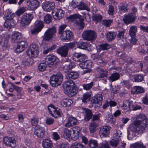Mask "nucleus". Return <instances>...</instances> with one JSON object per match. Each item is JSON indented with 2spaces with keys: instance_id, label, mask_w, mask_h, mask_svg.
I'll use <instances>...</instances> for the list:
<instances>
[{
  "instance_id": "nucleus-31",
  "label": "nucleus",
  "mask_w": 148,
  "mask_h": 148,
  "mask_svg": "<svg viewBox=\"0 0 148 148\" xmlns=\"http://www.w3.org/2000/svg\"><path fill=\"white\" fill-rule=\"evenodd\" d=\"M42 146L43 148H51L53 146L51 140L48 139H45L42 142Z\"/></svg>"
},
{
  "instance_id": "nucleus-51",
  "label": "nucleus",
  "mask_w": 148,
  "mask_h": 148,
  "mask_svg": "<svg viewBox=\"0 0 148 148\" xmlns=\"http://www.w3.org/2000/svg\"><path fill=\"white\" fill-rule=\"evenodd\" d=\"M93 20L95 22L96 24L101 21L102 19V16L100 15L96 14L95 15L92 17Z\"/></svg>"
},
{
  "instance_id": "nucleus-34",
  "label": "nucleus",
  "mask_w": 148,
  "mask_h": 148,
  "mask_svg": "<svg viewBox=\"0 0 148 148\" xmlns=\"http://www.w3.org/2000/svg\"><path fill=\"white\" fill-rule=\"evenodd\" d=\"M79 77V74L77 72H71L67 73L66 78L69 79H75Z\"/></svg>"
},
{
  "instance_id": "nucleus-18",
  "label": "nucleus",
  "mask_w": 148,
  "mask_h": 148,
  "mask_svg": "<svg viewBox=\"0 0 148 148\" xmlns=\"http://www.w3.org/2000/svg\"><path fill=\"white\" fill-rule=\"evenodd\" d=\"M3 143L7 146L11 147L15 146L16 141L14 138L9 137H4L3 139Z\"/></svg>"
},
{
  "instance_id": "nucleus-47",
  "label": "nucleus",
  "mask_w": 148,
  "mask_h": 148,
  "mask_svg": "<svg viewBox=\"0 0 148 148\" xmlns=\"http://www.w3.org/2000/svg\"><path fill=\"white\" fill-rule=\"evenodd\" d=\"M137 27L135 26H131L129 31V34L131 37H134L136 36V33L137 32Z\"/></svg>"
},
{
  "instance_id": "nucleus-1",
  "label": "nucleus",
  "mask_w": 148,
  "mask_h": 148,
  "mask_svg": "<svg viewBox=\"0 0 148 148\" xmlns=\"http://www.w3.org/2000/svg\"><path fill=\"white\" fill-rule=\"evenodd\" d=\"M135 124L138 127V132L139 133L148 132V119L144 114L139 115L138 119L135 121Z\"/></svg>"
},
{
  "instance_id": "nucleus-29",
  "label": "nucleus",
  "mask_w": 148,
  "mask_h": 148,
  "mask_svg": "<svg viewBox=\"0 0 148 148\" xmlns=\"http://www.w3.org/2000/svg\"><path fill=\"white\" fill-rule=\"evenodd\" d=\"M48 59V60L49 61V62L48 65L50 67L52 65H56L58 61V58L54 56H49Z\"/></svg>"
},
{
  "instance_id": "nucleus-38",
  "label": "nucleus",
  "mask_w": 148,
  "mask_h": 148,
  "mask_svg": "<svg viewBox=\"0 0 148 148\" xmlns=\"http://www.w3.org/2000/svg\"><path fill=\"white\" fill-rule=\"evenodd\" d=\"M120 140H121L120 138H113L110 141V145L113 147H116L118 146Z\"/></svg>"
},
{
  "instance_id": "nucleus-48",
  "label": "nucleus",
  "mask_w": 148,
  "mask_h": 148,
  "mask_svg": "<svg viewBox=\"0 0 148 148\" xmlns=\"http://www.w3.org/2000/svg\"><path fill=\"white\" fill-rule=\"evenodd\" d=\"M134 78L136 82H140L142 81L144 79V76L142 75L136 74L134 75Z\"/></svg>"
},
{
  "instance_id": "nucleus-45",
  "label": "nucleus",
  "mask_w": 148,
  "mask_h": 148,
  "mask_svg": "<svg viewBox=\"0 0 148 148\" xmlns=\"http://www.w3.org/2000/svg\"><path fill=\"white\" fill-rule=\"evenodd\" d=\"M75 84L72 80H68L64 83L63 86V88H65L68 87H75Z\"/></svg>"
},
{
  "instance_id": "nucleus-13",
  "label": "nucleus",
  "mask_w": 148,
  "mask_h": 148,
  "mask_svg": "<svg viewBox=\"0 0 148 148\" xmlns=\"http://www.w3.org/2000/svg\"><path fill=\"white\" fill-rule=\"evenodd\" d=\"M40 2L37 0H27L26 2V7L29 10H34L39 6Z\"/></svg>"
},
{
  "instance_id": "nucleus-19",
  "label": "nucleus",
  "mask_w": 148,
  "mask_h": 148,
  "mask_svg": "<svg viewBox=\"0 0 148 148\" xmlns=\"http://www.w3.org/2000/svg\"><path fill=\"white\" fill-rule=\"evenodd\" d=\"M86 58L85 55L81 53H75L72 56V59L76 62H81L84 60Z\"/></svg>"
},
{
  "instance_id": "nucleus-4",
  "label": "nucleus",
  "mask_w": 148,
  "mask_h": 148,
  "mask_svg": "<svg viewBox=\"0 0 148 148\" xmlns=\"http://www.w3.org/2000/svg\"><path fill=\"white\" fill-rule=\"evenodd\" d=\"M38 47L36 44H32L28 47L27 51V56L29 57L36 58L39 53Z\"/></svg>"
},
{
  "instance_id": "nucleus-63",
  "label": "nucleus",
  "mask_w": 148,
  "mask_h": 148,
  "mask_svg": "<svg viewBox=\"0 0 148 148\" xmlns=\"http://www.w3.org/2000/svg\"><path fill=\"white\" fill-rule=\"evenodd\" d=\"M119 9L120 11L123 12H127L128 11L127 6L126 5L120 6L119 8Z\"/></svg>"
},
{
  "instance_id": "nucleus-14",
  "label": "nucleus",
  "mask_w": 148,
  "mask_h": 148,
  "mask_svg": "<svg viewBox=\"0 0 148 148\" xmlns=\"http://www.w3.org/2000/svg\"><path fill=\"white\" fill-rule=\"evenodd\" d=\"M45 133V128L40 125H36L34 128V134L38 138H43Z\"/></svg>"
},
{
  "instance_id": "nucleus-23",
  "label": "nucleus",
  "mask_w": 148,
  "mask_h": 148,
  "mask_svg": "<svg viewBox=\"0 0 148 148\" xmlns=\"http://www.w3.org/2000/svg\"><path fill=\"white\" fill-rule=\"evenodd\" d=\"M69 48L66 46L64 45V46L59 48L57 50V53L60 54L64 58H66L68 53Z\"/></svg>"
},
{
  "instance_id": "nucleus-39",
  "label": "nucleus",
  "mask_w": 148,
  "mask_h": 148,
  "mask_svg": "<svg viewBox=\"0 0 148 148\" xmlns=\"http://www.w3.org/2000/svg\"><path fill=\"white\" fill-rule=\"evenodd\" d=\"M138 132V127L135 124V121L134 123V124L130 126V127L127 130V136H128L132 133V134L133 133Z\"/></svg>"
},
{
  "instance_id": "nucleus-46",
  "label": "nucleus",
  "mask_w": 148,
  "mask_h": 148,
  "mask_svg": "<svg viewBox=\"0 0 148 148\" xmlns=\"http://www.w3.org/2000/svg\"><path fill=\"white\" fill-rule=\"evenodd\" d=\"M77 47L81 49H86L88 48V44L86 42H81L77 43Z\"/></svg>"
},
{
  "instance_id": "nucleus-15",
  "label": "nucleus",
  "mask_w": 148,
  "mask_h": 148,
  "mask_svg": "<svg viewBox=\"0 0 148 148\" xmlns=\"http://www.w3.org/2000/svg\"><path fill=\"white\" fill-rule=\"evenodd\" d=\"M65 13L64 12L61 8H57L52 11V14L54 19L59 20L62 18Z\"/></svg>"
},
{
  "instance_id": "nucleus-36",
  "label": "nucleus",
  "mask_w": 148,
  "mask_h": 148,
  "mask_svg": "<svg viewBox=\"0 0 148 148\" xmlns=\"http://www.w3.org/2000/svg\"><path fill=\"white\" fill-rule=\"evenodd\" d=\"M21 37V34L18 32H15L13 33L11 36L12 42H17Z\"/></svg>"
},
{
  "instance_id": "nucleus-41",
  "label": "nucleus",
  "mask_w": 148,
  "mask_h": 148,
  "mask_svg": "<svg viewBox=\"0 0 148 148\" xmlns=\"http://www.w3.org/2000/svg\"><path fill=\"white\" fill-rule=\"evenodd\" d=\"M116 35V33L114 32H110L107 33L106 38L109 41H111L114 39Z\"/></svg>"
},
{
  "instance_id": "nucleus-54",
  "label": "nucleus",
  "mask_w": 148,
  "mask_h": 148,
  "mask_svg": "<svg viewBox=\"0 0 148 148\" xmlns=\"http://www.w3.org/2000/svg\"><path fill=\"white\" fill-rule=\"evenodd\" d=\"M51 16L48 14H47L44 17V21L46 23L49 24L51 21Z\"/></svg>"
},
{
  "instance_id": "nucleus-50",
  "label": "nucleus",
  "mask_w": 148,
  "mask_h": 148,
  "mask_svg": "<svg viewBox=\"0 0 148 148\" xmlns=\"http://www.w3.org/2000/svg\"><path fill=\"white\" fill-rule=\"evenodd\" d=\"M93 83L92 82L89 84H84L82 85L83 89L86 90H90L93 86Z\"/></svg>"
},
{
  "instance_id": "nucleus-56",
  "label": "nucleus",
  "mask_w": 148,
  "mask_h": 148,
  "mask_svg": "<svg viewBox=\"0 0 148 148\" xmlns=\"http://www.w3.org/2000/svg\"><path fill=\"white\" fill-rule=\"evenodd\" d=\"M47 64L45 63H41L38 65V69L40 71L43 72L46 69Z\"/></svg>"
},
{
  "instance_id": "nucleus-9",
  "label": "nucleus",
  "mask_w": 148,
  "mask_h": 148,
  "mask_svg": "<svg viewBox=\"0 0 148 148\" xmlns=\"http://www.w3.org/2000/svg\"><path fill=\"white\" fill-rule=\"evenodd\" d=\"M56 32V30L55 27L48 29L44 34L43 37V40L47 41L49 40L52 38Z\"/></svg>"
},
{
  "instance_id": "nucleus-53",
  "label": "nucleus",
  "mask_w": 148,
  "mask_h": 148,
  "mask_svg": "<svg viewBox=\"0 0 148 148\" xmlns=\"http://www.w3.org/2000/svg\"><path fill=\"white\" fill-rule=\"evenodd\" d=\"M125 31V29H123L121 31H118V33L116 35V39L117 40H120L123 38Z\"/></svg>"
},
{
  "instance_id": "nucleus-27",
  "label": "nucleus",
  "mask_w": 148,
  "mask_h": 148,
  "mask_svg": "<svg viewBox=\"0 0 148 148\" xmlns=\"http://www.w3.org/2000/svg\"><path fill=\"white\" fill-rule=\"evenodd\" d=\"M92 63L90 60H86L79 64L80 67L82 69H88L91 68Z\"/></svg>"
},
{
  "instance_id": "nucleus-52",
  "label": "nucleus",
  "mask_w": 148,
  "mask_h": 148,
  "mask_svg": "<svg viewBox=\"0 0 148 148\" xmlns=\"http://www.w3.org/2000/svg\"><path fill=\"white\" fill-rule=\"evenodd\" d=\"M71 148H86V147L82 144L76 142L72 144Z\"/></svg>"
},
{
  "instance_id": "nucleus-21",
  "label": "nucleus",
  "mask_w": 148,
  "mask_h": 148,
  "mask_svg": "<svg viewBox=\"0 0 148 148\" xmlns=\"http://www.w3.org/2000/svg\"><path fill=\"white\" fill-rule=\"evenodd\" d=\"M97 71L98 72V76L99 78L104 79L107 78L108 75V71L106 70L100 68H97Z\"/></svg>"
},
{
  "instance_id": "nucleus-2",
  "label": "nucleus",
  "mask_w": 148,
  "mask_h": 148,
  "mask_svg": "<svg viewBox=\"0 0 148 148\" xmlns=\"http://www.w3.org/2000/svg\"><path fill=\"white\" fill-rule=\"evenodd\" d=\"M62 75L60 73L56 75H53L50 77L49 81L50 84L53 87L57 86L62 82Z\"/></svg>"
},
{
  "instance_id": "nucleus-8",
  "label": "nucleus",
  "mask_w": 148,
  "mask_h": 148,
  "mask_svg": "<svg viewBox=\"0 0 148 148\" xmlns=\"http://www.w3.org/2000/svg\"><path fill=\"white\" fill-rule=\"evenodd\" d=\"M81 16L79 14H75L70 15L68 17L69 19L73 20H77L75 23L77 25L79 26L81 29L84 27V23L82 19L80 18Z\"/></svg>"
},
{
  "instance_id": "nucleus-28",
  "label": "nucleus",
  "mask_w": 148,
  "mask_h": 148,
  "mask_svg": "<svg viewBox=\"0 0 148 148\" xmlns=\"http://www.w3.org/2000/svg\"><path fill=\"white\" fill-rule=\"evenodd\" d=\"M99 134L103 137H106L110 133L109 127L107 126H103L100 128Z\"/></svg>"
},
{
  "instance_id": "nucleus-60",
  "label": "nucleus",
  "mask_w": 148,
  "mask_h": 148,
  "mask_svg": "<svg viewBox=\"0 0 148 148\" xmlns=\"http://www.w3.org/2000/svg\"><path fill=\"white\" fill-rule=\"evenodd\" d=\"M25 11V9L23 8H21L20 9L18 10L16 12V14L19 16L21 14L23 13Z\"/></svg>"
},
{
  "instance_id": "nucleus-25",
  "label": "nucleus",
  "mask_w": 148,
  "mask_h": 148,
  "mask_svg": "<svg viewBox=\"0 0 148 148\" xmlns=\"http://www.w3.org/2000/svg\"><path fill=\"white\" fill-rule=\"evenodd\" d=\"M77 123V120L76 118L73 116H70L67 122L65 124V126L69 127L76 125Z\"/></svg>"
},
{
  "instance_id": "nucleus-35",
  "label": "nucleus",
  "mask_w": 148,
  "mask_h": 148,
  "mask_svg": "<svg viewBox=\"0 0 148 148\" xmlns=\"http://www.w3.org/2000/svg\"><path fill=\"white\" fill-rule=\"evenodd\" d=\"M105 53L103 52L99 54H95L92 55V57L93 60H100L101 62H99L100 63H103L104 62L103 60V56Z\"/></svg>"
},
{
  "instance_id": "nucleus-12",
  "label": "nucleus",
  "mask_w": 148,
  "mask_h": 148,
  "mask_svg": "<svg viewBox=\"0 0 148 148\" xmlns=\"http://www.w3.org/2000/svg\"><path fill=\"white\" fill-rule=\"evenodd\" d=\"M137 17L136 15H135L134 13H129L124 16L123 21L126 25H128L134 22Z\"/></svg>"
},
{
  "instance_id": "nucleus-58",
  "label": "nucleus",
  "mask_w": 148,
  "mask_h": 148,
  "mask_svg": "<svg viewBox=\"0 0 148 148\" xmlns=\"http://www.w3.org/2000/svg\"><path fill=\"white\" fill-rule=\"evenodd\" d=\"M112 21L110 19L103 20L102 21V23L106 27H109L112 23Z\"/></svg>"
},
{
  "instance_id": "nucleus-16",
  "label": "nucleus",
  "mask_w": 148,
  "mask_h": 148,
  "mask_svg": "<svg viewBox=\"0 0 148 148\" xmlns=\"http://www.w3.org/2000/svg\"><path fill=\"white\" fill-rule=\"evenodd\" d=\"M60 35V38L63 41H66L73 38V33L70 30L65 31Z\"/></svg>"
},
{
  "instance_id": "nucleus-59",
  "label": "nucleus",
  "mask_w": 148,
  "mask_h": 148,
  "mask_svg": "<svg viewBox=\"0 0 148 148\" xmlns=\"http://www.w3.org/2000/svg\"><path fill=\"white\" fill-rule=\"evenodd\" d=\"M38 120L35 117H34L31 119V123L32 126L36 125L38 123Z\"/></svg>"
},
{
  "instance_id": "nucleus-42",
  "label": "nucleus",
  "mask_w": 148,
  "mask_h": 148,
  "mask_svg": "<svg viewBox=\"0 0 148 148\" xmlns=\"http://www.w3.org/2000/svg\"><path fill=\"white\" fill-rule=\"evenodd\" d=\"M98 144L97 140L92 139L88 141V146L90 148H98Z\"/></svg>"
},
{
  "instance_id": "nucleus-7",
  "label": "nucleus",
  "mask_w": 148,
  "mask_h": 148,
  "mask_svg": "<svg viewBox=\"0 0 148 148\" xmlns=\"http://www.w3.org/2000/svg\"><path fill=\"white\" fill-rule=\"evenodd\" d=\"M63 69L65 72L68 71L69 70H71L74 68L75 65L73 62H71V60L68 57L63 58L62 59Z\"/></svg>"
},
{
  "instance_id": "nucleus-17",
  "label": "nucleus",
  "mask_w": 148,
  "mask_h": 148,
  "mask_svg": "<svg viewBox=\"0 0 148 148\" xmlns=\"http://www.w3.org/2000/svg\"><path fill=\"white\" fill-rule=\"evenodd\" d=\"M55 3L52 1H47L43 3L42 5L44 10L47 12L53 10L55 7Z\"/></svg>"
},
{
  "instance_id": "nucleus-33",
  "label": "nucleus",
  "mask_w": 148,
  "mask_h": 148,
  "mask_svg": "<svg viewBox=\"0 0 148 148\" xmlns=\"http://www.w3.org/2000/svg\"><path fill=\"white\" fill-rule=\"evenodd\" d=\"M132 103L129 100H126L123 102V105L121 106L122 109L126 111L131 110V106L132 105Z\"/></svg>"
},
{
  "instance_id": "nucleus-40",
  "label": "nucleus",
  "mask_w": 148,
  "mask_h": 148,
  "mask_svg": "<svg viewBox=\"0 0 148 148\" xmlns=\"http://www.w3.org/2000/svg\"><path fill=\"white\" fill-rule=\"evenodd\" d=\"M98 127V125L95 121H92L90 123L89 129L90 133L95 132L96 130V128Z\"/></svg>"
},
{
  "instance_id": "nucleus-49",
  "label": "nucleus",
  "mask_w": 148,
  "mask_h": 148,
  "mask_svg": "<svg viewBox=\"0 0 148 148\" xmlns=\"http://www.w3.org/2000/svg\"><path fill=\"white\" fill-rule=\"evenodd\" d=\"M111 47L110 45L107 43H103L99 45L100 49L102 50H105L109 49Z\"/></svg>"
},
{
  "instance_id": "nucleus-44",
  "label": "nucleus",
  "mask_w": 148,
  "mask_h": 148,
  "mask_svg": "<svg viewBox=\"0 0 148 148\" xmlns=\"http://www.w3.org/2000/svg\"><path fill=\"white\" fill-rule=\"evenodd\" d=\"M91 95L88 92L84 94L81 99L82 101L84 103H86L89 101L90 99Z\"/></svg>"
},
{
  "instance_id": "nucleus-10",
  "label": "nucleus",
  "mask_w": 148,
  "mask_h": 148,
  "mask_svg": "<svg viewBox=\"0 0 148 148\" xmlns=\"http://www.w3.org/2000/svg\"><path fill=\"white\" fill-rule=\"evenodd\" d=\"M34 28L31 30V33L32 34H36L40 32L44 26L43 21H37L34 23Z\"/></svg>"
},
{
  "instance_id": "nucleus-61",
  "label": "nucleus",
  "mask_w": 148,
  "mask_h": 148,
  "mask_svg": "<svg viewBox=\"0 0 148 148\" xmlns=\"http://www.w3.org/2000/svg\"><path fill=\"white\" fill-rule=\"evenodd\" d=\"M30 63V58H24L22 62V64L25 66L28 65Z\"/></svg>"
},
{
  "instance_id": "nucleus-32",
  "label": "nucleus",
  "mask_w": 148,
  "mask_h": 148,
  "mask_svg": "<svg viewBox=\"0 0 148 148\" xmlns=\"http://www.w3.org/2000/svg\"><path fill=\"white\" fill-rule=\"evenodd\" d=\"M76 7L80 10H86L87 11H90V9L88 5L84 2L81 1L79 4L76 5Z\"/></svg>"
},
{
  "instance_id": "nucleus-3",
  "label": "nucleus",
  "mask_w": 148,
  "mask_h": 148,
  "mask_svg": "<svg viewBox=\"0 0 148 148\" xmlns=\"http://www.w3.org/2000/svg\"><path fill=\"white\" fill-rule=\"evenodd\" d=\"M34 17L33 13H25L22 16L21 21L20 25L21 26L25 27L29 25Z\"/></svg>"
},
{
  "instance_id": "nucleus-11",
  "label": "nucleus",
  "mask_w": 148,
  "mask_h": 148,
  "mask_svg": "<svg viewBox=\"0 0 148 148\" xmlns=\"http://www.w3.org/2000/svg\"><path fill=\"white\" fill-rule=\"evenodd\" d=\"M137 17L136 15H135L134 13H129L124 16L123 21L126 25H128L134 22Z\"/></svg>"
},
{
  "instance_id": "nucleus-64",
  "label": "nucleus",
  "mask_w": 148,
  "mask_h": 148,
  "mask_svg": "<svg viewBox=\"0 0 148 148\" xmlns=\"http://www.w3.org/2000/svg\"><path fill=\"white\" fill-rule=\"evenodd\" d=\"M121 134L122 133L120 130H117L116 133L114 134L113 135V138H120Z\"/></svg>"
},
{
  "instance_id": "nucleus-43",
  "label": "nucleus",
  "mask_w": 148,
  "mask_h": 148,
  "mask_svg": "<svg viewBox=\"0 0 148 148\" xmlns=\"http://www.w3.org/2000/svg\"><path fill=\"white\" fill-rule=\"evenodd\" d=\"M130 148H146L142 143L138 142L131 145Z\"/></svg>"
},
{
  "instance_id": "nucleus-62",
  "label": "nucleus",
  "mask_w": 148,
  "mask_h": 148,
  "mask_svg": "<svg viewBox=\"0 0 148 148\" xmlns=\"http://www.w3.org/2000/svg\"><path fill=\"white\" fill-rule=\"evenodd\" d=\"M47 125H51L54 122V120L51 118L47 119L45 121Z\"/></svg>"
},
{
  "instance_id": "nucleus-24",
  "label": "nucleus",
  "mask_w": 148,
  "mask_h": 148,
  "mask_svg": "<svg viewBox=\"0 0 148 148\" xmlns=\"http://www.w3.org/2000/svg\"><path fill=\"white\" fill-rule=\"evenodd\" d=\"M16 24V22L13 19L6 20L4 23V27L8 29L14 27Z\"/></svg>"
},
{
  "instance_id": "nucleus-37",
  "label": "nucleus",
  "mask_w": 148,
  "mask_h": 148,
  "mask_svg": "<svg viewBox=\"0 0 148 148\" xmlns=\"http://www.w3.org/2000/svg\"><path fill=\"white\" fill-rule=\"evenodd\" d=\"M120 77V74L118 73L115 72L111 74L108 78V80L111 82L118 80Z\"/></svg>"
},
{
  "instance_id": "nucleus-20",
  "label": "nucleus",
  "mask_w": 148,
  "mask_h": 148,
  "mask_svg": "<svg viewBox=\"0 0 148 148\" xmlns=\"http://www.w3.org/2000/svg\"><path fill=\"white\" fill-rule=\"evenodd\" d=\"M17 43L16 49L18 52H21L23 51L27 46V42L24 41H18Z\"/></svg>"
},
{
  "instance_id": "nucleus-30",
  "label": "nucleus",
  "mask_w": 148,
  "mask_h": 148,
  "mask_svg": "<svg viewBox=\"0 0 148 148\" xmlns=\"http://www.w3.org/2000/svg\"><path fill=\"white\" fill-rule=\"evenodd\" d=\"M145 91L143 88L140 86H135L132 88L131 92L133 95L143 93Z\"/></svg>"
},
{
  "instance_id": "nucleus-22",
  "label": "nucleus",
  "mask_w": 148,
  "mask_h": 148,
  "mask_svg": "<svg viewBox=\"0 0 148 148\" xmlns=\"http://www.w3.org/2000/svg\"><path fill=\"white\" fill-rule=\"evenodd\" d=\"M65 93L68 96L71 97L75 95L77 93L75 87H68L64 88Z\"/></svg>"
},
{
  "instance_id": "nucleus-5",
  "label": "nucleus",
  "mask_w": 148,
  "mask_h": 148,
  "mask_svg": "<svg viewBox=\"0 0 148 148\" xmlns=\"http://www.w3.org/2000/svg\"><path fill=\"white\" fill-rule=\"evenodd\" d=\"M82 37L85 40L92 41L97 38V34L93 30H87L84 31L82 34Z\"/></svg>"
},
{
  "instance_id": "nucleus-6",
  "label": "nucleus",
  "mask_w": 148,
  "mask_h": 148,
  "mask_svg": "<svg viewBox=\"0 0 148 148\" xmlns=\"http://www.w3.org/2000/svg\"><path fill=\"white\" fill-rule=\"evenodd\" d=\"M48 109L49 113L55 118L60 117L62 115L61 110L58 108H56L52 104H51L48 106Z\"/></svg>"
},
{
  "instance_id": "nucleus-26",
  "label": "nucleus",
  "mask_w": 148,
  "mask_h": 148,
  "mask_svg": "<svg viewBox=\"0 0 148 148\" xmlns=\"http://www.w3.org/2000/svg\"><path fill=\"white\" fill-rule=\"evenodd\" d=\"M83 110L85 113L84 114V119L86 121H88L92 117V112L91 110L88 109L83 108Z\"/></svg>"
},
{
  "instance_id": "nucleus-57",
  "label": "nucleus",
  "mask_w": 148,
  "mask_h": 148,
  "mask_svg": "<svg viewBox=\"0 0 148 148\" xmlns=\"http://www.w3.org/2000/svg\"><path fill=\"white\" fill-rule=\"evenodd\" d=\"M108 8V13L110 15H112L114 11V6L112 5H110L109 6Z\"/></svg>"
},
{
  "instance_id": "nucleus-55",
  "label": "nucleus",
  "mask_w": 148,
  "mask_h": 148,
  "mask_svg": "<svg viewBox=\"0 0 148 148\" xmlns=\"http://www.w3.org/2000/svg\"><path fill=\"white\" fill-rule=\"evenodd\" d=\"M63 135L65 138H69L71 135V132L68 129L65 128L64 130Z\"/></svg>"
}]
</instances>
